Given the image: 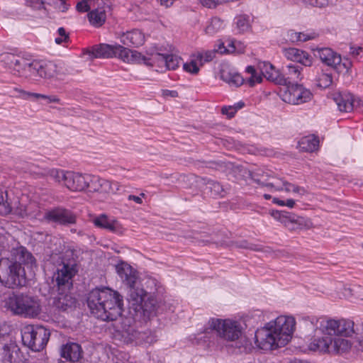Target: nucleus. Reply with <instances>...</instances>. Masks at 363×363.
<instances>
[{
    "instance_id": "obj_1",
    "label": "nucleus",
    "mask_w": 363,
    "mask_h": 363,
    "mask_svg": "<svg viewBox=\"0 0 363 363\" xmlns=\"http://www.w3.org/2000/svg\"><path fill=\"white\" fill-rule=\"evenodd\" d=\"M87 306L90 313L103 321H114L123 312V296L108 287L95 288L88 294Z\"/></svg>"
},
{
    "instance_id": "obj_2",
    "label": "nucleus",
    "mask_w": 363,
    "mask_h": 363,
    "mask_svg": "<svg viewBox=\"0 0 363 363\" xmlns=\"http://www.w3.org/2000/svg\"><path fill=\"white\" fill-rule=\"evenodd\" d=\"M296 321L293 317L279 316L267 327L257 330L255 344L261 350H270L286 345L291 340L295 329Z\"/></svg>"
},
{
    "instance_id": "obj_3",
    "label": "nucleus",
    "mask_w": 363,
    "mask_h": 363,
    "mask_svg": "<svg viewBox=\"0 0 363 363\" xmlns=\"http://www.w3.org/2000/svg\"><path fill=\"white\" fill-rule=\"evenodd\" d=\"M34 262L35 259L32 254L24 247L13 250L11 260L2 259L0 262V282L11 289L23 286L26 277L21 264H32Z\"/></svg>"
},
{
    "instance_id": "obj_4",
    "label": "nucleus",
    "mask_w": 363,
    "mask_h": 363,
    "mask_svg": "<svg viewBox=\"0 0 363 363\" xmlns=\"http://www.w3.org/2000/svg\"><path fill=\"white\" fill-rule=\"evenodd\" d=\"M5 306L14 315L24 318H34L41 311L38 298L23 294H10L5 301Z\"/></svg>"
},
{
    "instance_id": "obj_5",
    "label": "nucleus",
    "mask_w": 363,
    "mask_h": 363,
    "mask_svg": "<svg viewBox=\"0 0 363 363\" xmlns=\"http://www.w3.org/2000/svg\"><path fill=\"white\" fill-rule=\"evenodd\" d=\"M0 61L13 75L33 79L36 61L24 56L5 52L0 55Z\"/></svg>"
},
{
    "instance_id": "obj_6",
    "label": "nucleus",
    "mask_w": 363,
    "mask_h": 363,
    "mask_svg": "<svg viewBox=\"0 0 363 363\" xmlns=\"http://www.w3.org/2000/svg\"><path fill=\"white\" fill-rule=\"evenodd\" d=\"M206 330H215L217 335L230 342H235L241 337L243 327L242 324L231 319L211 318L208 322Z\"/></svg>"
},
{
    "instance_id": "obj_7",
    "label": "nucleus",
    "mask_w": 363,
    "mask_h": 363,
    "mask_svg": "<svg viewBox=\"0 0 363 363\" xmlns=\"http://www.w3.org/2000/svg\"><path fill=\"white\" fill-rule=\"evenodd\" d=\"M50 332L40 325H27L22 330L23 344L33 351H40L47 345Z\"/></svg>"
},
{
    "instance_id": "obj_8",
    "label": "nucleus",
    "mask_w": 363,
    "mask_h": 363,
    "mask_svg": "<svg viewBox=\"0 0 363 363\" xmlns=\"http://www.w3.org/2000/svg\"><path fill=\"white\" fill-rule=\"evenodd\" d=\"M315 57L325 65L333 67L338 73L347 74L352 66V62L347 59H342L337 54L329 48H316L313 49Z\"/></svg>"
},
{
    "instance_id": "obj_9",
    "label": "nucleus",
    "mask_w": 363,
    "mask_h": 363,
    "mask_svg": "<svg viewBox=\"0 0 363 363\" xmlns=\"http://www.w3.org/2000/svg\"><path fill=\"white\" fill-rule=\"evenodd\" d=\"M77 272V263L73 257V252L67 251L62 258V262L59 264L54 275L59 287H69L72 285L71 280Z\"/></svg>"
},
{
    "instance_id": "obj_10",
    "label": "nucleus",
    "mask_w": 363,
    "mask_h": 363,
    "mask_svg": "<svg viewBox=\"0 0 363 363\" xmlns=\"http://www.w3.org/2000/svg\"><path fill=\"white\" fill-rule=\"evenodd\" d=\"M354 323L350 319H328L320 324L323 332L327 335L351 337L354 333Z\"/></svg>"
},
{
    "instance_id": "obj_11",
    "label": "nucleus",
    "mask_w": 363,
    "mask_h": 363,
    "mask_svg": "<svg viewBox=\"0 0 363 363\" xmlns=\"http://www.w3.org/2000/svg\"><path fill=\"white\" fill-rule=\"evenodd\" d=\"M129 51L120 45H111L100 44L94 46L91 50H86L84 54L88 55L91 58H111L118 57L122 60H128Z\"/></svg>"
},
{
    "instance_id": "obj_12",
    "label": "nucleus",
    "mask_w": 363,
    "mask_h": 363,
    "mask_svg": "<svg viewBox=\"0 0 363 363\" xmlns=\"http://www.w3.org/2000/svg\"><path fill=\"white\" fill-rule=\"evenodd\" d=\"M311 93L298 83L286 86V90L282 94V99L288 104L298 105L311 100Z\"/></svg>"
},
{
    "instance_id": "obj_13",
    "label": "nucleus",
    "mask_w": 363,
    "mask_h": 363,
    "mask_svg": "<svg viewBox=\"0 0 363 363\" xmlns=\"http://www.w3.org/2000/svg\"><path fill=\"white\" fill-rule=\"evenodd\" d=\"M45 221L67 225L76 223L77 216L70 210L56 207L45 212Z\"/></svg>"
},
{
    "instance_id": "obj_14",
    "label": "nucleus",
    "mask_w": 363,
    "mask_h": 363,
    "mask_svg": "<svg viewBox=\"0 0 363 363\" xmlns=\"http://www.w3.org/2000/svg\"><path fill=\"white\" fill-rule=\"evenodd\" d=\"M87 189L89 191L104 194H114L119 189L117 182H112L94 175H87Z\"/></svg>"
},
{
    "instance_id": "obj_15",
    "label": "nucleus",
    "mask_w": 363,
    "mask_h": 363,
    "mask_svg": "<svg viewBox=\"0 0 363 363\" xmlns=\"http://www.w3.org/2000/svg\"><path fill=\"white\" fill-rule=\"evenodd\" d=\"M130 318H125L124 320L125 325L121 328V335L125 338V342L136 341L137 342H144L151 344L155 341V337L151 334L147 335L145 332L135 330L134 327L130 325Z\"/></svg>"
},
{
    "instance_id": "obj_16",
    "label": "nucleus",
    "mask_w": 363,
    "mask_h": 363,
    "mask_svg": "<svg viewBox=\"0 0 363 363\" xmlns=\"http://www.w3.org/2000/svg\"><path fill=\"white\" fill-rule=\"evenodd\" d=\"M36 68L33 79L40 77L43 79L55 78L61 80L65 74L61 67L51 62L42 65L36 61Z\"/></svg>"
},
{
    "instance_id": "obj_17",
    "label": "nucleus",
    "mask_w": 363,
    "mask_h": 363,
    "mask_svg": "<svg viewBox=\"0 0 363 363\" xmlns=\"http://www.w3.org/2000/svg\"><path fill=\"white\" fill-rule=\"evenodd\" d=\"M302 68L298 65L289 64L282 67L280 73L279 85L289 86L301 81Z\"/></svg>"
},
{
    "instance_id": "obj_18",
    "label": "nucleus",
    "mask_w": 363,
    "mask_h": 363,
    "mask_svg": "<svg viewBox=\"0 0 363 363\" xmlns=\"http://www.w3.org/2000/svg\"><path fill=\"white\" fill-rule=\"evenodd\" d=\"M87 175L67 171L63 186L72 191H83L87 189Z\"/></svg>"
},
{
    "instance_id": "obj_19",
    "label": "nucleus",
    "mask_w": 363,
    "mask_h": 363,
    "mask_svg": "<svg viewBox=\"0 0 363 363\" xmlns=\"http://www.w3.org/2000/svg\"><path fill=\"white\" fill-rule=\"evenodd\" d=\"M116 270L122 280L128 286H135L139 282L137 272L125 262H121L116 266Z\"/></svg>"
},
{
    "instance_id": "obj_20",
    "label": "nucleus",
    "mask_w": 363,
    "mask_h": 363,
    "mask_svg": "<svg viewBox=\"0 0 363 363\" xmlns=\"http://www.w3.org/2000/svg\"><path fill=\"white\" fill-rule=\"evenodd\" d=\"M20 348L14 342L5 344L0 349V363H19Z\"/></svg>"
},
{
    "instance_id": "obj_21",
    "label": "nucleus",
    "mask_w": 363,
    "mask_h": 363,
    "mask_svg": "<svg viewBox=\"0 0 363 363\" xmlns=\"http://www.w3.org/2000/svg\"><path fill=\"white\" fill-rule=\"evenodd\" d=\"M220 79L231 86H240L244 83V78L228 64H222L220 69Z\"/></svg>"
},
{
    "instance_id": "obj_22",
    "label": "nucleus",
    "mask_w": 363,
    "mask_h": 363,
    "mask_svg": "<svg viewBox=\"0 0 363 363\" xmlns=\"http://www.w3.org/2000/svg\"><path fill=\"white\" fill-rule=\"evenodd\" d=\"M252 179L257 184L274 188L277 191H281L283 188L279 184V178H274L270 176L269 171L258 169L252 174Z\"/></svg>"
},
{
    "instance_id": "obj_23",
    "label": "nucleus",
    "mask_w": 363,
    "mask_h": 363,
    "mask_svg": "<svg viewBox=\"0 0 363 363\" xmlns=\"http://www.w3.org/2000/svg\"><path fill=\"white\" fill-rule=\"evenodd\" d=\"M82 352L81 345L76 342H67L60 348L61 357L72 362L79 361L82 357Z\"/></svg>"
},
{
    "instance_id": "obj_24",
    "label": "nucleus",
    "mask_w": 363,
    "mask_h": 363,
    "mask_svg": "<svg viewBox=\"0 0 363 363\" xmlns=\"http://www.w3.org/2000/svg\"><path fill=\"white\" fill-rule=\"evenodd\" d=\"M284 55L288 59L294 62H298L304 66H311L313 63V58L306 51L295 48H290L283 50Z\"/></svg>"
},
{
    "instance_id": "obj_25",
    "label": "nucleus",
    "mask_w": 363,
    "mask_h": 363,
    "mask_svg": "<svg viewBox=\"0 0 363 363\" xmlns=\"http://www.w3.org/2000/svg\"><path fill=\"white\" fill-rule=\"evenodd\" d=\"M333 99L341 112L350 113L353 111L355 106L354 96L350 93H334Z\"/></svg>"
},
{
    "instance_id": "obj_26",
    "label": "nucleus",
    "mask_w": 363,
    "mask_h": 363,
    "mask_svg": "<svg viewBox=\"0 0 363 363\" xmlns=\"http://www.w3.org/2000/svg\"><path fill=\"white\" fill-rule=\"evenodd\" d=\"M120 41L124 45L139 47L145 41V37L140 30L134 29L121 35Z\"/></svg>"
},
{
    "instance_id": "obj_27",
    "label": "nucleus",
    "mask_w": 363,
    "mask_h": 363,
    "mask_svg": "<svg viewBox=\"0 0 363 363\" xmlns=\"http://www.w3.org/2000/svg\"><path fill=\"white\" fill-rule=\"evenodd\" d=\"M201 188L204 194L212 197H223L225 195V191L223 186L218 182L202 179L200 182Z\"/></svg>"
},
{
    "instance_id": "obj_28",
    "label": "nucleus",
    "mask_w": 363,
    "mask_h": 363,
    "mask_svg": "<svg viewBox=\"0 0 363 363\" xmlns=\"http://www.w3.org/2000/svg\"><path fill=\"white\" fill-rule=\"evenodd\" d=\"M130 288L128 301L130 308L134 311L141 310V303H143L147 294L145 291L140 288L139 282L135 286H128Z\"/></svg>"
},
{
    "instance_id": "obj_29",
    "label": "nucleus",
    "mask_w": 363,
    "mask_h": 363,
    "mask_svg": "<svg viewBox=\"0 0 363 363\" xmlns=\"http://www.w3.org/2000/svg\"><path fill=\"white\" fill-rule=\"evenodd\" d=\"M152 60L158 64L159 67H164L167 69H175L179 66V58L174 55H164L160 52L152 54Z\"/></svg>"
},
{
    "instance_id": "obj_30",
    "label": "nucleus",
    "mask_w": 363,
    "mask_h": 363,
    "mask_svg": "<svg viewBox=\"0 0 363 363\" xmlns=\"http://www.w3.org/2000/svg\"><path fill=\"white\" fill-rule=\"evenodd\" d=\"M92 223L97 228L105 229L113 233L118 232L121 225L115 220L108 218L106 214H101L92 219Z\"/></svg>"
},
{
    "instance_id": "obj_31",
    "label": "nucleus",
    "mask_w": 363,
    "mask_h": 363,
    "mask_svg": "<svg viewBox=\"0 0 363 363\" xmlns=\"http://www.w3.org/2000/svg\"><path fill=\"white\" fill-rule=\"evenodd\" d=\"M331 342L330 343L329 354H340L349 352L352 347V343L350 340L341 337H332L330 335Z\"/></svg>"
},
{
    "instance_id": "obj_32",
    "label": "nucleus",
    "mask_w": 363,
    "mask_h": 363,
    "mask_svg": "<svg viewBox=\"0 0 363 363\" xmlns=\"http://www.w3.org/2000/svg\"><path fill=\"white\" fill-rule=\"evenodd\" d=\"M101 4V6H103L102 8H98L94 9L88 14V18L90 23L96 27H99L102 26L106 21V9L105 6L108 8V2H106L104 0V3L100 1Z\"/></svg>"
},
{
    "instance_id": "obj_33",
    "label": "nucleus",
    "mask_w": 363,
    "mask_h": 363,
    "mask_svg": "<svg viewBox=\"0 0 363 363\" xmlns=\"http://www.w3.org/2000/svg\"><path fill=\"white\" fill-rule=\"evenodd\" d=\"M330 342V335L325 334V335L322 337L313 338L308 345V349L314 352L318 351L329 354Z\"/></svg>"
},
{
    "instance_id": "obj_34",
    "label": "nucleus",
    "mask_w": 363,
    "mask_h": 363,
    "mask_svg": "<svg viewBox=\"0 0 363 363\" xmlns=\"http://www.w3.org/2000/svg\"><path fill=\"white\" fill-rule=\"evenodd\" d=\"M259 68L262 75L269 81L273 82L279 85L280 73L279 70L269 62H263L259 65Z\"/></svg>"
},
{
    "instance_id": "obj_35",
    "label": "nucleus",
    "mask_w": 363,
    "mask_h": 363,
    "mask_svg": "<svg viewBox=\"0 0 363 363\" xmlns=\"http://www.w3.org/2000/svg\"><path fill=\"white\" fill-rule=\"evenodd\" d=\"M157 301L153 296H149L147 299H144L141 303V310H135V316L150 317L156 311Z\"/></svg>"
},
{
    "instance_id": "obj_36",
    "label": "nucleus",
    "mask_w": 363,
    "mask_h": 363,
    "mask_svg": "<svg viewBox=\"0 0 363 363\" xmlns=\"http://www.w3.org/2000/svg\"><path fill=\"white\" fill-rule=\"evenodd\" d=\"M67 173V171L64 169L50 168L43 169L40 174L42 177H48L53 180L55 183L63 186L65 179H66Z\"/></svg>"
},
{
    "instance_id": "obj_37",
    "label": "nucleus",
    "mask_w": 363,
    "mask_h": 363,
    "mask_svg": "<svg viewBox=\"0 0 363 363\" xmlns=\"http://www.w3.org/2000/svg\"><path fill=\"white\" fill-rule=\"evenodd\" d=\"M53 303L56 308L66 311L74 306L76 300L70 294L59 293L55 298Z\"/></svg>"
},
{
    "instance_id": "obj_38",
    "label": "nucleus",
    "mask_w": 363,
    "mask_h": 363,
    "mask_svg": "<svg viewBox=\"0 0 363 363\" xmlns=\"http://www.w3.org/2000/svg\"><path fill=\"white\" fill-rule=\"evenodd\" d=\"M219 236V235H218ZM214 244L216 246H225V247H230V246H235L238 248H245V249H250L255 251H259L260 250L259 247H258L257 245L253 244H250L246 240H241L239 242H232V241H227L225 239H219L218 237H217L216 240L213 241Z\"/></svg>"
},
{
    "instance_id": "obj_39",
    "label": "nucleus",
    "mask_w": 363,
    "mask_h": 363,
    "mask_svg": "<svg viewBox=\"0 0 363 363\" xmlns=\"http://www.w3.org/2000/svg\"><path fill=\"white\" fill-rule=\"evenodd\" d=\"M319 140L314 135H308L301 139L298 147L301 151L313 152L318 147Z\"/></svg>"
},
{
    "instance_id": "obj_40",
    "label": "nucleus",
    "mask_w": 363,
    "mask_h": 363,
    "mask_svg": "<svg viewBox=\"0 0 363 363\" xmlns=\"http://www.w3.org/2000/svg\"><path fill=\"white\" fill-rule=\"evenodd\" d=\"M26 217L31 219L45 221V212H43V209L35 202H30L27 204Z\"/></svg>"
},
{
    "instance_id": "obj_41",
    "label": "nucleus",
    "mask_w": 363,
    "mask_h": 363,
    "mask_svg": "<svg viewBox=\"0 0 363 363\" xmlns=\"http://www.w3.org/2000/svg\"><path fill=\"white\" fill-rule=\"evenodd\" d=\"M279 184L283 188L281 191L284 190L286 192H292L300 196H304L307 194V191L303 187L296 186L281 179H279Z\"/></svg>"
},
{
    "instance_id": "obj_42",
    "label": "nucleus",
    "mask_w": 363,
    "mask_h": 363,
    "mask_svg": "<svg viewBox=\"0 0 363 363\" xmlns=\"http://www.w3.org/2000/svg\"><path fill=\"white\" fill-rule=\"evenodd\" d=\"M12 211V203L8 198L6 191L0 189V213L7 215Z\"/></svg>"
},
{
    "instance_id": "obj_43",
    "label": "nucleus",
    "mask_w": 363,
    "mask_h": 363,
    "mask_svg": "<svg viewBox=\"0 0 363 363\" xmlns=\"http://www.w3.org/2000/svg\"><path fill=\"white\" fill-rule=\"evenodd\" d=\"M223 28V22L220 18H213L205 28L206 34L213 35Z\"/></svg>"
},
{
    "instance_id": "obj_44",
    "label": "nucleus",
    "mask_w": 363,
    "mask_h": 363,
    "mask_svg": "<svg viewBox=\"0 0 363 363\" xmlns=\"http://www.w3.org/2000/svg\"><path fill=\"white\" fill-rule=\"evenodd\" d=\"M332 84L333 77L330 73L321 72L316 77V84L320 88H328Z\"/></svg>"
},
{
    "instance_id": "obj_45",
    "label": "nucleus",
    "mask_w": 363,
    "mask_h": 363,
    "mask_svg": "<svg viewBox=\"0 0 363 363\" xmlns=\"http://www.w3.org/2000/svg\"><path fill=\"white\" fill-rule=\"evenodd\" d=\"M203 237L204 236L202 234L199 233L197 232H194V233L186 235L184 236L185 238L189 239V240H191L192 241H193V240H196L199 242H202V243H204V244H211V243L214 244V242L213 241V240H216V238L218 237V234H216V235L211 236L210 239H206L205 240L203 238Z\"/></svg>"
},
{
    "instance_id": "obj_46",
    "label": "nucleus",
    "mask_w": 363,
    "mask_h": 363,
    "mask_svg": "<svg viewBox=\"0 0 363 363\" xmlns=\"http://www.w3.org/2000/svg\"><path fill=\"white\" fill-rule=\"evenodd\" d=\"M235 346L243 352H247L251 350V342L245 335H243V331L242 332L241 337L235 340Z\"/></svg>"
},
{
    "instance_id": "obj_47",
    "label": "nucleus",
    "mask_w": 363,
    "mask_h": 363,
    "mask_svg": "<svg viewBox=\"0 0 363 363\" xmlns=\"http://www.w3.org/2000/svg\"><path fill=\"white\" fill-rule=\"evenodd\" d=\"M215 54L216 52L213 50L198 52L196 55V60L199 62L200 65H203L205 62L211 61L215 57Z\"/></svg>"
},
{
    "instance_id": "obj_48",
    "label": "nucleus",
    "mask_w": 363,
    "mask_h": 363,
    "mask_svg": "<svg viewBox=\"0 0 363 363\" xmlns=\"http://www.w3.org/2000/svg\"><path fill=\"white\" fill-rule=\"evenodd\" d=\"M236 26L240 33L248 30L250 23L248 18L245 16H240L236 18Z\"/></svg>"
},
{
    "instance_id": "obj_49",
    "label": "nucleus",
    "mask_w": 363,
    "mask_h": 363,
    "mask_svg": "<svg viewBox=\"0 0 363 363\" xmlns=\"http://www.w3.org/2000/svg\"><path fill=\"white\" fill-rule=\"evenodd\" d=\"M295 222L298 225V230L310 229L313 228V223L309 218L295 216Z\"/></svg>"
},
{
    "instance_id": "obj_50",
    "label": "nucleus",
    "mask_w": 363,
    "mask_h": 363,
    "mask_svg": "<svg viewBox=\"0 0 363 363\" xmlns=\"http://www.w3.org/2000/svg\"><path fill=\"white\" fill-rule=\"evenodd\" d=\"M289 215V213L285 211H273L271 212V216L274 219L284 224V225H289V223H287L286 220Z\"/></svg>"
},
{
    "instance_id": "obj_51",
    "label": "nucleus",
    "mask_w": 363,
    "mask_h": 363,
    "mask_svg": "<svg viewBox=\"0 0 363 363\" xmlns=\"http://www.w3.org/2000/svg\"><path fill=\"white\" fill-rule=\"evenodd\" d=\"M196 60H191L189 62H186L183 65L184 69L193 74H196L199 71Z\"/></svg>"
},
{
    "instance_id": "obj_52",
    "label": "nucleus",
    "mask_w": 363,
    "mask_h": 363,
    "mask_svg": "<svg viewBox=\"0 0 363 363\" xmlns=\"http://www.w3.org/2000/svg\"><path fill=\"white\" fill-rule=\"evenodd\" d=\"M11 96L28 100V91L22 89L20 87H14L11 91Z\"/></svg>"
},
{
    "instance_id": "obj_53",
    "label": "nucleus",
    "mask_w": 363,
    "mask_h": 363,
    "mask_svg": "<svg viewBox=\"0 0 363 363\" xmlns=\"http://www.w3.org/2000/svg\"><path fill=\"white\" fill-rule=\"evenodd\" d=\"M12 211H13L14 213L19 217L25 218L27 215V205L18 203V205L16 206H12Z\"/></svg>"
},
{
    "instance_id": "obj_54",
    "label": "nucleus",
    "mask_w": 363,
    "mask_h": 363,
    "mask_svg": "<svg viewBox=\"0 0 363 363\" xmlns=\"http://www.w3.org/2000/svg\"><path fill=\"white\" fill-rule=\"evenodd\" d=\"M127 50L129 51L128 53H127L128 55V60H123L124 62H130V61H133V60H145L146 58L144 57V56H142V55L138 52V51L136 50H130V49H128L126 48Z\"/></svg>"
},
{
    "instance_id": "obj_55",
    "label": "nucleus",
    "mask_w": 363,
    "mask_h": 363,
    "mask_svg": "<svg viewBox=\"0 0 363 363\" xmlns=\"http://www.w3.org/2000/svg\"><path fill=\"white\" fill-rule=\"evenodd\" d=\"M304 4L319 8L325 7L328 4V0H301Z\"/></svg>"
},
{
    "instance_id": "obj_56",
    "label": "nucleus",
    "mask_w": 363,
    "mask_h": 363,
    "mask_svg": "<svg viewBox=\"0 0 363 363\" xmlns=\"http://www.w3.org/2000/svg\"><path fill=\"white\" fill-rule=\"evenodd\" d=\"M287 223H289V225H284L286 228H287L290 230H298V225L295 223L296 222L295 219V215L290 214L288 217V219L286 220Z\"/></svg>"
},
{
    "instance_id": "obj_57",
    "label": "nucleus",
    "mask_w": 363,
    "mask_h": 363,
    "mask_svg": "<svg viewBox=\"0 0 363 363\" xmlns=\"http://www.w3.org/2000/svg\"><path fill=\"white\" fill-rule=\"evenodd\" d=\"M316 35L314 33H305L302 32H298V42H306L307 40L314 39Z\"/></svg>"
},
{
    "instance_id": "obj_58",
    "label": "nucleus",
    "mask_w": 363,
    "mask_h": 363,
    "mask_svg": "<svg viewBox=\"0 0 363 363\" xmlns=\"http://www.w3.org/2000/svg\"><path fill=\"white\" fill-rule=\"evenodd\" d=\"M236 111L237 108H235L234 106H224L221 109L222 113L227 115L228 118H232L234 116Z\"/></svg>"
},
{
    "instance_id": "obj_59",
    "label": "nucleus",
    "mask_w": 363,
    "mask_h": 363,
    "mask_svg": "<svg viewBox=\"0 0 363 363\" xmlns=\"http://www.w3.org/2000/svg\"><path fill=\"white\" fill-rule=\"evenodd\" d=\"M262 81V77L259 74L255 73V74L252 75L250 78L247 80L250 86H253L256 83H261Z\"/></svg>"
},
{
    "instance_id": "obj_60",
    "label": "nucleus",
    "mask_w": 363,
    "mask_h": 363,
    "mask_svg": "<svg viewBox=\"0 0 363 363\" xmlns=\"http://www.w3.org/2000/svg\"><path fill=\"white\" fill-rule=\"evenodd\" d=\"M41 99H45L48 103H60V99L55 95H41Z\"/></svg>"
},
{
    "instance_id": "obj_61",
    "label": "nucleus",
    "mask_w": 363,
    "mask_h": 363,
    "mask_svg": "<svg viewBox=\"0 0 363 363\" xmlns=\"http://www.w3.org/2000/svg\"><path fill=\"white\" fill-rule=\"evenodd\" d=\"M350 53L354 57L361 55V58L363 57V48L362 47H351Z\"/></svg>"
},
{
    "instance_id": "obj_62",
    "label": "nucleus",
    "mask_w": 363,
    "mask_h": 363,
    "mask_svg": "<svg viewBox=\"0 0 363 363\" xmlns=\"http://www.w3.org/2000/svg\"><path fill=\"white\" fill-rule=\"evenodd\" d=\"M145 197V194L144 193H141L140 194V196H135V195H129L128 197V199L129 201H133L136 203L141 204L143 203V199L142 198Z\"/></svg>"
},
{
    "instance_id": "obj_63",
    "label": "nucleus",
    "mask_w": 363,
    "mask_h": 363,
    "mask_svg": "<svg viewBox=\"0 0 363 363\" xmlns=\"http://www.w3.org/2000/svg\"><path fill=\"white\" fill-rule=\"evenodd\" d=\"M200 1L208 8H214L218 4V0H200Z\"/></svg>"
},
{
    "instance_id": "obj_64",
    "label": "nucleus",
    "mask_w": 363,
    "mask_h": 363,
    "mask_svg": "<svg viewBox=\"0 0 363 363\" xmlns=\"http://www.w3.org/2000/svg\"><path fill=\"white\" fill-rule=\"evenodd\" d=\"M28 4H29V6L36 9H40L41 8L43 7V2L41 1L40 0H29L28 1Z\"/></svg>"
}]
</instances>
